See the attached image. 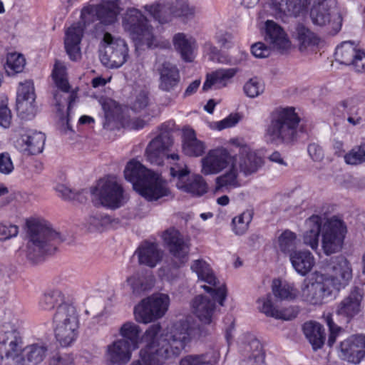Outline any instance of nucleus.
<instances>
[{
    "mask_svg": "<svg viewBox=\"0 0 365 365\" xmlns=\"http://www.w3.org/2000/svg\"><path fill=\"white\" fill-rule=\"evenodd\" d=\"M212 299L198 295L195 297L192 302V307L198 319L205 324L212 322V317L215 307V302H219V298H215L211 294Z\"/></svg>",
    "mask_w": 365,
    "mask_h": 365,
    "instance_id": "c756f323",
    "label": "nucleus"
},
{
    "mask_svg": "<svg viewBox=\"0 0 365 365\" xmlns=\"http://www.w3.org/2000/svg\"><path fill=\"white\" fill-rule=\"evenodd\" d=\"M240 58H232L227 54L220 52L215 62L226 65H237L245 61L248 56V53L245 51H240Z\"/></svg>",
    "mask_w": 365,
    "mask_h": 365,
    "instance_id": "bf43d9fd",
    "label": "nucleus"
},
{
    "mask_svg": "<svg viewBox=\"0 0 365 365\" xmlns=\"http://www.w3.org/2000/svg\"><path fill=\"white\" fill-rule=\"evenodd\" d=\"M170 175L177 178L176 186L178 189L193 195L201 196L207 192V184L199 175H189L186 166L176 165L170 168Z\"/></svg>",
    "mask_w": 365,
    "mask_h": 365,
    "instance_id": "dca6fc26",
    "label": "nucleus"
},
{
    "mask_svg": "<svg viewBox=\"0 0 365 365\" xmlns=\"http://www.w3.org/2000/svg\"><path fill=\"white\" fill-rule=\"evenodd\" d=\"M173 143L170 133L168 130H162L159 135L150 142L146 148L145 155L148 161L153 165H161L165 158L173 160H178V154L169 155L168 153L173 145Z\"/></svg>",
    "mask_w": 365,
    "mask_h": 365,
    "instance_id": "4468645a",
    "label": "nucleus"
},
{
    "mask_svg": "<svg viewBox=\"0 0 365 365\" xmlns=\"http://www.w3.org/2000/svg\"><path fill=\"white\" fill-rule=\"evenodd\" d=\"M103 51L100 54L101 63L109 68L123 66L128 58V47L124 39L116 38L110 33L103 34Z\"/></svg>",
    "mask_w": 365,
    "mask_h": 365,
    "instance_id": "0eeeda50",
    "label": "nucleus"
},
{
    "mask_svg": "<svg viewBox=\"0 0 365 365\" xmlns=\"http://www.w3.org/2000/svg\"><path fill=\"white\" fill-rule=\"evenodd\" d=\"M25 58L24 56L18 53H9L6 56V61L4 63V69L9 76L23 71L25 66Z\"/></svg>",
    "mask_w": 365,
    "mask_h": 365,
    "instance_id": "de8ad7c7",
    "label": "nucleus"
},
{
    "mask_svg": "<svg viewBox=\"0 0 365 365\" xmlns=\"http://www.w3.org/2000/svg\"><path fill=\"white\" fill-rule=\"evenodd\" d=\"M111 222L110 217L108 215L96 212L92 214L88 220L89 229L93 230H100L101 228L109 225Z\"/></svg>",
    "mask_w": 365,
    "mask_h": 365,
    "instance_id": "13d9d810",
    "label": "nucleus"
},
{
    "mask_svg": "<svg viewBox=\"0 0 365 365\" xmlns=\"http://www.w3.org/2000/svg\"><path fill=\"white\" fill-rule=\"evenodd\" d=\"M48 349L43 344H33L22 348L14 365H38L44 359Z\"/></svg>",
    "mask_w": 365,
    "mask_h": 365,
    "instance_id": "bb28decb",
    "label": "nucleus"
},
{
    "mask_svg": "<svg viewBox=\"0 0 365 365\" xmlns=\"http://www.w3.org/2000/svg\"><path fill=\"white\" fill-rule=\"evenodd\" d=\"M292 49V43L284 29L275 24V52L285 54Z\"/></svg>",
    "mask_w": 365,
    "mask_h": 365,
    "instance_id": "3c124183",
    "label": "nucleus"
},
{
    "mask_svg": "<svg viewBox=\"0 0 365 365\" xmlns=\"http://www.w3.org/2000/svg\"><path fill=\"white\" fill-rule=\"evenodd\" d=\"M78 329V325L55 326V337L61 346H68L76 339Z\"/></svg>",
    "mask_w": 365,
    "mask_h": 365,
    "instance_id": "79ce46f5",
    "label": "nucleus"
},
{
    "mask_svg": "<svg viewBox=\"0 0 365 365\" xmlns=\"http://www.w3.org/2000/svg\"><path fill=\"white\" fill-rule=\"evenodd\" d=\"M289 259L293 268L302 276H305L315 264V259L309 250H297L291 252Z\"/></svg>",
    "mask_w": 365,
    "mask_h": 365,
    "instance_id": "473e14b6",
    "label": "nucleus"
},
{
    "mask_svg": "<svg viewBox=\"0 0 365 365\" xmlns=\"http://www.w3.org/2000/svg\"><path fill=\"white\" fill-rule=\"evenodd\" d=\"M336 0H315L314 4L310 11V17L314 25L323 26L327 23H331L334 33L340 31L342 25V16L339 13L334 16L330 21L331 11L335 8Z\"/></svg>",
    "mask_w": 365,
    "mask_h": 365,
    "instance_id": "f3484780",
    "label": "nucleus"
},
{
    "mask_svg": "<svg viewBox=\"0 0 365 365\" xmlns=\"http://www.w3.org/2000/svg\"><path fill=\"white\" fill-rule=\"evenodd\" d=\"M296 35L300 51H304L308 48L318 44L319 38L302 24H298L296 26Z\"/></svg>",
    "mask_w": 365,
    "mask_h": 365,
    "instance_id": "a19ab883",
    "label": "nucleus"
},
{
    "mask_svg": "<svg viewBox=\"0 0 365 365\" xmlns=\"http://www.w3.org/2000/svg\"><path fill=\"white\" fill-rule=\"evenodd\" d=\"M66 67L63 63L56 61L52 72V76L56 86L63 92L69 91L70 85L68 83Z\"/></svg>",
    "mask_w": 365,
    "mask_h": 365,
    "instance_id": "8fccbe9b",
    "label": "nucleus"
},
{
    "mask_svg": "<svg viewBox=\"0 0 365 365\" xmlns=\"http://www.w3.org/2000/svg\"><path fill=\"white\" fill-rule=\"evenodd\" d=\"M157 71L160 76L158 88L171 93L170 97L168 98V102L163 103L165 105H168L178 96L175 91L180 81L179 70L175 65L165 61L158 67Z\"/></svg>",
    "mask_w": 365,
    "mask_h": 365,
    "instance_id": "6ab92c4d",
    "label": "nucleus"
},
{
    "mask_svg": "<svg viewBox=\"0 0 365 365\" xmlns=\"http://www.w3.org/2000/svg\"><path fill=\"white\" fill-rule=\"evenodd\" d=\"M11 120V113L4 100L0 101V125L9 128Z\"/></svg>",
    "mask_w": 365,
    "mask_h": 365,
    "instance_id": "e2e57ef3",
    "label": "nucleus"
},
{
    "mask_svg": "<svg viewBox=\"0 0 365 365\" xmlns=\"http://www.w3.org/2000/svg\"><path fill=\"white\" fill-rule=\"evenodd\" d=\"M240 120V115L238 113H231L223 120L216 123V128L222 130L225 128L235 126Z\"/></svg>",
    "mask_w": 365,
    "mask_h": 365,
    "instance_id": "338daca9",
    "label": "nucleus"
},
{
    "mask_svg": "<svg viewBox=\"0 0 365 365\" xmlns=\"http://www.w3.org/2000/svg\"><path fill=\"white\" fill-rule=\"evenodd\" d=\"M231 165V169L229 172L216 178L217 190L222 189V187H235L239 186L237 180V170L233 168L232 165Z\"/></svg>",
    "mask_w": 365,
    "mask_h": 365,
    "instance_id": "4d7b16f0",
    "label": "nucleus"
},
{
    "mask_svg": "<svg viewBox=\"0 0 365 365\" xmlns=\"http://www.w3.org/2000/svg\"><path fill=\"white\" fill-rule=\"evenodd\" d=\"M125 178L148 201H156L170 193L160 175L147 169L139 161L130 160L124 170Z\"/></svg>",
    "mask_w": 365,
    "mask_h": 365,
    "instance_id": "7ed1b4c3",
    "label": "nucleus"
},
{
    "mask_svg": "<svg viewBox=\"0 0 365 365\" xmlns=\"http://www.w3.org/2000/svg\"><path fill=\"white\" fill-rule=\"evenodd\" d=\"M145 9L160 24L169 22L173 16L191 18L195 13V7L190 6L186 0H175L165 4L146 5Z\"/></svg>",
    "mask_w": 365,
    "mask_h": 365,
    "instance_id": "1a4fd4ad",
    "label": "nucleus"
},
{
    "mask_svg": "<svg viewBox=\"0 0 365 365\" xmlns=\"http://www.w3.org/2000/svg\"><path fill=\"white\" fill-rule=\"evenodd\" d=\"M245 351L248 355V359L253 360L255 363L263 362L264 354L262 350V346L259 340L254 339L245 346Z\"/></svg>",
    "mask_w": 365,
    "mask_h": 365,
    "instance_id": "6e6d98bb",
    "label": "nucleus"
},
{
    "mask_svg": "<svg viewBox=\"0 0 365 365\" xmlns=\"http://www.w3.org/2000/svg\"><path fill=\"white\" fill-rule=\"evenodd\" d=\"M14 165L7 152L0 153V173L9 175L14 170Z\"/></svg>",
    "mask_w": 365,
    "mask_h": 365,
    "instance_id": "69168bd1",
    "label": "nucleus"
},
{
    "mask_svg": "<svg viewBox=\"0 0 365 365\" xmlns=\"http://www.w3.org/2000/svg\"><path fill=\"white\" fill-rule=\"evenodd\" d=\"M53 322L54 326L78 325V315L75 307L68 303L59 306L53 315Z\"/></svg>",
    "mask_w": 365,
    "mask_h": 365,
    "instance_id": "c9c22d12",
    "label": "nucleus"
},
{
    "mask_svg": "<svg viewBox=\"0 0 365 365\" xmlns=\"http://www.w3.org/2000/svg\"><path fill=\"white\" fill-rule=\"evenodd\" d=\"M45 140L43 133L30 130L17 140L16 147L25 154L36 155L43 151Z\"/></svg>",
    "mask_w": 365,
    "mask_h": 365,
    "instance_id": "a878e982",
    "label": "nucleus"
},
{
    "mask_svg": "<svg viewBox=\"0 0 365 365\" xmlns=\"http://www.w3.org/2000/svg\"><path fill=\"white\" fill-rule=\"evenodd\" d=\"M245 94L250 98H255L262 92L261 86L256 78H251L244 86Z\"/></svg>",
    "mask_w": 365,
    "mask_h": 365,
    "instance_id": "0e129e2a",
    "label": "nucleus"
},
{
    "mask_svg": "<svg viewBox=\"0 0 365 365\" xmlns=\"http://www.w3.org/2000/svg\"><path fill=\"white\" fill-rule=\"evenodd\" d=\"M298 296V291L292 284L275 279V301H292Z\"/></svg>",
    "mask_w": 365,
    "mask_h": 365,
    "instance_id": "49530a36",
    "label": "nucleus"
},
{
    "mask_svg": "<svg viewBox=\"0 0 365 365\" xmlns=\"http://www.w3.org/2000/svg\"><path fill=\"white\" fill-rule=\"evenodd\" d=\"M239 71L237 68H220L215 71L207 75L202 90L206 91L214 87L215 89H220L227 86L230 80Z\"/></svg>",
    "mask_w": 365,
    "mask_h": 365,
    "instance_id": "7c9ffc66",
    "label": "nucleus"
},
{
    "mask_svg": "<svg viewBox=\"0 0 365 365\" xmlns=\"http://www.w3.org/2000/svg\"><path fill=\"white\" fill-rule=\"evenodd\" d=\"M310 1L311 0H275V16L277 11L285 15L297 16Z\"/></svg>",
    "mask_w": 365,
    "mask_h": 365,
    "instance_id": "ea45409f",
    "label": "nucleus"
},
{
    "mask_svg": "<svg viewBox=\"0 0 365 365\" xmlns=\"http://www.w3.org/2000/svg\"><path fill=\"white\" fill-rule=\"evenodd\" d=\"M205 143L197 139L193 129L185 128L182 130V150L185 155L198 157L205 150Z\"/></svg>",
    "mask_w": 365,
    "mask_h": 365,
    "instance_id": "72a5a7b5",
    "label": "nucleus"
},
{
    "mask_svg": "<svg viewBox=\"0 0 365 365\" xmlns=\"http://www.w3.org/2000/svg\"><path fill=\"white\" fill-rule=\"evenodd\" d=\"M202 172L205 175L216 174L222 171L232 162V156L225 148L210 150L201 160Z\"/></svg>",
    "mask_w": 365,
    "mask_h": 365,
    "instance_id": "412c9836",
    "label": "nucleus"
},
{
    "mask_svg": "<svg viewBox=\"0 0 365 365\" xmlns=\"http://www.w3.org/2000/svg\"><path fill=\"white\" fill-rule=\"evenodd\" d=\"M346 232L342 220L332 217L328 220L322 228V248L327 255L341 250Z\"/></svg>",
    "mask_w": 365,
    "mask_h": 365,
    "instance_id": "2eb2a0df",
    "label": "nucleus"
},
{
    "mask_svg": "<svg viewBox=\"0 0 365 365\" xmlns=\"http://www.w3.org/2000/svg\"><path fill=\"white\" fill-rule=\"evenodd\" d=\"M324 272H316L314 279L304 281L301 289L304 301L313 305L322 304L352 277L349 262L341 255L327 259Z\"/></svg>",
    "mask_w": 365,
    "mask_h": 365,
    "instance_id": "f03ea898",
    "label": "nucleus"
},
{
    "mask_svg": "<svg viewBox=\"0 0 365 365\" xmlns=\"http://www.w3.org/2000/svg\"><path fill=\"white\" fill-rule=\"evenodd\" d=\"M123 26L138 46L145 45L148 48L162 47L153 34V28L147 18L135 8H128L123 16Z\"/></svg>",
    "mask_w": 365,
    "mask_h": 365,
    "instance_id": "423d86ee",
    "label": "nucleus"
},
{
    "mask_svg": "<svg viewBox=\"0 0 365 365\" xmlns=\"http://www.w3.org/2000/svg\"><path fill=\"white\" fill-rule=\"evenodd\" d=\"M354 43L351 41H344L340 46H337L334 53L336 61H339L341 64L349 66L354 56L358 52Z\"/></svg>",
    "mask_w": 365,
    "mask_h": 365,
    "instance_id": "a18cd8bd",
    "label": "nucleus"
},
{
    "mask_svg": "<svg viewBox=\"0 0 365 365\" xmlns=\"http://www.w3.org/2000/svg\"><path fill=\"white\" fill-rule=\"evenodd\" d=\"M264 42H257L251 46V52L256 58L268 57L274 48V21L265 20L264 27L262 31Z\"/></svg>",
    "mask_w": 365,
    "mask_h": 365,
    "instance_id": "c85d7f7f",
    "label": "nucleus"
},
{
    "mask_svg": "<svg viewBox=\"0 0 365 365\" xmlns=\"http://www.w3.org/2000/svg\"><path fill=\"white\" fill-rule=\"evenodd\" d=\"M135 349L124 339H116L106 347V363L108 365H125L130 360L132 351Z\"/></svg>",
    "mask_w": 365,
    "mask_h": 365,
    "instance_id": "b1692460",
    "label": "nucleus"
},
{
    "mask_svg": "<svg viewBox=\"0 0 365 365\" xmlns=\"http://www.w3.org/2000/svg\"><path fill=\"white\" fill-rule=\"evenodd\" d=\"M150 93L146 88L135 89L129 98L130 108L135 111L140 112L145 109L150 104Z\"/></svg>",
    "mask_w": 365,
    "mask_h": 365,
    "instance_id": "c03bdc74",
    "label": "nucleus"
},
{
    "mask_svg": "<svg viewBox=\"0 0 365 365\" xmlns=\"http://www.w3.org/2000/svg\"><path fill=\"white\" fill-rule=\"evenodd\" d=\"M163 239L170 255L180 264L187 262L190 250L189 239L185 238L178 230L170 227L163 233Z\"/></svg>",
    "mask_w": 365,
    "mask_h": 365,
    "instance_id": "a211bd4d",
    "label": "nucleus"
},
{
    "mask_svg": "<svg viewBox=\"0 0 365 365\" xmlns=\"http://www.w3.org/2000/svg\"><path fill=\"white\" fill-rule=\"evenodd\" d=\"M270 287L272 292H269L265 296L259 298L257 302L258 304L257 308L260 312L264 314L267 317H274V279L271 281Z\"/></svg>",
    "mask_w": 365,
    "mask_h": 365,
    "instance_id": "603ef678",
    "label": "nucleus"
},
{
    "mask_svg": "<svg viewBox=\"0 0 365 365\" xmlns=\"http://www.w3.org/2000/svg\"><path fill=\"white\" fill-rule=\"evenodd\" d=\"M299 311L298 307L294 306H289L280 309L275 308V319L292 320L297 316Z\"/></svg>",
    "mask_w": 365,
    "mask_h": 365,
    "instance_id": "052dcab7",
    "label": "nucleus"
},
{
    "mask_svg": "<svg viewBox=\"0 0 365 365\" xmlns=\"http://www.w3.org/2000/svg\"><path fill=\"white\" fill-rule=\"evenodd\" d=\"M140 264L155 267L163 256V252L159 249L158 244L148 241L143 242L135 252Z\"/></svg>",
    "mask_w": 365,
    "mask_h": 365,
    "instance_id": "cd10ccee",
    "label": "nucleus"
},
{
    "mask_svg": "<svg viewBox=\"0 0 365 365\" xmlns=\"http://www.w3.org/2000/svg\"><path fill=\"white\" fill-rule=\"evenodd\" d=\"M140 329L138 325L132 322L124 323L119 329V334L134 349H138L140 343Z\"/></svg>",
    "mask_w": 365,
    "mask_h": 365,
    "instance_id": "37998d69",
    "label": "nucleus"
},
{
    "mask_svg": "<svg viewBox=\"0 0 365 365\" xmlns=\"http://www.w3.org/2000/svg\"><path fill=\"white\" fill-rule=\"evenodd\" d=\"M363 297V289L356 287H354L338 304L336 310V314L344 318L345 321L349 322L360 312Z\"/></svg>",
    "mask_w": 365,
    "mask_h": 365,
    "instance_id": "4be33fe9",
    "label": "nucleus"
},
{
    "mask_svg": "<svg viewBox=\"0 0 365 365\" xmlns=\"http://www.w3.org/2000/svg\"><path fill=\"white\" fill-rule=\"evenodd\" d=\"M23 346L19 331L9 325L0 327V362L14 365Z\"/></svg>",
    "mask_w": 365,
    "mask_h": 365,
    "instance_id": "f8f14e48",
    "label": "nucleus"
},
{
    "mask_svg": "<svg viewBox=\"0 0 365 365\" xmlns=\"http://www.w3.org/2000/svg\"><path fill=\"white\" fill-rule=\"evenodd\" d=\"M120 11L118 0L110 1L83 9L81 17L85 28L91 31L95 37H98L106 33L107 26L113 25L118 21Z\"/></svg>",
    "mask_w": 365,
    "mask_h": 365,
    "instance_id": "39448f33",
    "label": "nucleus"
},
{
    "mask_svg": "<svg viewBox=\"0 0 365 365\" xmlns=\"http://www.w3.org/2000/svg\"><path fill=\"white\" fill-rule=\"evenodd\" d=\"M279 245L280 250L290 256L291 252L296 251L297 236L295 233L289 230L284 231L279 237Z\"/></svg>",
    "mask_w": 365,
    "mask_h": 365,
    "instance_id": "864d4df0",
    "label": "nucleus"
},
{
    "mask_svg": "<svg viewBox=\"0 0 365 365\" xmlns=\"http://www.w3.org/2000/svg\"><path fill=\"white\" fill-rule=\"evenodd\" d=\"M322 224V218L319 215H312L305 222L306 230L309 232L319 234Z\"/></svg>",
    "mask_w": 365,
    "mask_h": 365,
    "instance_id": "680f3d73",
    "label": "nucleus"
},
{
    "mask_svg": "<svg viewBox=\"0 0 365 365\" xmlns=\"http://www.w3.org/2000/svg\"><path fill=\"white\" fill-rule=\"evenodd\" d=\"M83 30L80 26H71L66 32L65 48L71 60L76 61L81 57L80 43Z\"/></svg>",
    "mask_w": 365,
    "mask_h": 365,
    "instance_id": "2f4dec72",
    "label": "nucleus"
},
{
    "mask_svg": "<svg viewBox=\"0 0 365 365\" xmlns=\"http://www.w3.org/2000/svg\"><path fill=\"white\" fill-rule=\"evenodd\" d=\"M341 357L359 364L365 357V335H352L340 344Z\"/></svg>",
    "mask_w": 365,
    "mask_h": 365,
    "instance_id": "5701e85b",
    "label": "nucleus"
},
{
    "mask_svg": "<svg viewBox=\"0 0 365 365\" xmlns=\"http://www.w3.org/2000/svg\"><path fill=\"white\" fill-rule=\"evenodd\" d=\"M65 297L59 289H49L39 299V307L43 310L49 311L54 307L66 304Z\"/></svg>",
    "mask_w": 365,
    "mask_h": 365,
    "instance_id": "58836bf2",
    "label": "nucleus"
},
{
    "mask_svg": "<svg viewBox=\"0 0 365 365\" xmlns=\"http://www.w3.org/2000/svg\"><path fill=\"white\" fill-rule=\"evenodd\" d=\"M35 99L33 83L31 81L21 83L17 93L16 110L21 118L30 120L35 116L36 112Z\"/></svg>",
    "mask_w": 365,
    "mask_h": 365,
    "instance_id": "aec40b11",
    "label": "nucleus"
},
{
    "mask_svg": "<svg viewBox=\"0 0 365 365\" xmlns=\"http://www.w3.org/2000/svg\"><path fill=\"white\" fill-rule=\"evenodd\" d=\"M219 357V352L211 349L205 354L188 355L181 359L180 365H216Z\"/></svg>",
    "mask_w": 365,
    "mask_h": 365,
    "instance_id": "4c0bfd02",
    "label": "nucleus"
},
{
    "mask_svg": "<svg viewBox=\"0 0 365 365\" xmlns=\"http://www.w3.org/2000/svg\"><path fill=\"white\" fill-rule=\"evenodd\" d=\"M161 331L159 324L151 325L145 331L149 341L140 356L145 365H163L165 360L178 356L187 343L197 333L192 317H186L174 322L171 327Z\"/></svg>",
    "mask_w": 365,
    "mask_h": 365,
    "instance_id": "f257e3e1",
    "label": "nucleus"
},
{
    "mask_svg": "<svg viewBox=\"0 0 365 365\" xmlns=\"http://www.w3.org/2000/svg\"><path fill=\"white\" fill-rule=\"evenodd\" d=\"M26 225V257L33 262H36L45 254L53 253L57 245L63 241L60 233L53 230L45 221L29 220Z\"/></svg>",
    "mask_w": 365,
    "mask_h": 365,
    "instance_id": "20e7f679",
    "label": "nucleus"
},
{
    "mask_svg": "<svg viewBox=\"0 0 365 365\" xmlns=\"http://www.w3.org/2000/svg\"><path fill=\"white\" fill-rule=\"evenodd\" d=\"M253 217V212L247 210L232 220V230L237 235H244L248 230Z\"/></svg>",
    "mask_w": 365,
    "mask_h": 365,
    "instance_id": "09e8293b",
    "label": "nucleus"
},
{
    "mask_svg": "<svg viewBox=\"0 0 365 365\" xmlns=\"http://www.w3.org/2000/svg\"><path fill=\"white\" fill-rule=\"evenodd\" d=\"M262 163V159L250 148L245 146L241 148L237 157H232V165L237 171L248 175L257 172Z\"/></svg>",
    "mask_w": 365,
    "mask_h": 365,
    "instance_id": "393cba45",
    "label": "nucleus"
},
{
    "mask_svg": "<svg viewBox=\"0 0 365 365\" xmlns=\"http://www.w3.org/2000/svg\"><path fill=\"white\" fill-rule=\"evenodd\" d=\"M191 269L197 275L198 279L209 284L201 287L215 298H219V304L223 306L227 297V289L225 284H221L216 277L210 264L203 259H197L192 262Z\"/></svg>",
    "mask_w": 365,
    "mask_h": 365,
    "instance_id": "ddd939ff",
    "label": "nucleus"
},
{
    "mask_svg": "<svg viewBox=\"0 0 365 365\" xmlns=\"http://www.w3.org/2000/svg\"><path fill=\"white\" fill-rule=\"evenodd\" d=\"M344 160L349 165H357L365 163V143L354 146L344 155Z\"/></svg>",
    "mask_w": 365,
    "mask_h": 365,
    "instance_id": "5fc2aeb1",
    "label": "nucleus"
},
{
    "mask_svg": "<svg viewBox=\"0 0 365 365\" xmlns=\"http://www.w3.org/2000/svg\"><path fill=\"white\" fill-rule=\"evenodd\" d=\"M173 44L184 61H192L194 50L196 48L194 38L184 33H178L173 36Z\"/></svg>",
    "mask_w": 365,
    "mask_h": 365,
    "instance_id": "f704fd0d",
    "label": "nucleus"
},
{
    "mask_svg": "<svg viewBox=\"0 0 365 365\" xmlns=\"http://www.w3.org/2000/svg\"><path fill=\"white\" fill-rule=\"evenodd\" d=\"M300 118L294 107H279L275 110V139L289 143L297 138Z\"/></svg>",
    "mask_w": 365,
    "mask_h": 365,
    "instance_id": "6e6552de",
    "label": "nucleus"
},
{
    "mask_svg": "<svg viewBox=\"0 0 365 365\" xmlns=\"http://www.w3.org/2000/svg\"><path fill=\"white\" fill-rule=\"evenodd\" d=\"M303 332L312 344L314 350L321 349L325 341V333L323 327L316 322H307L303 325Z\"/></svg>",
    "mask_w": 365,
    "mask_h": 365,
    "instance_id": "e433bc0d",
    "label": "nucleus"
},
{
    "mask_svg": "<svg viewBox=\"0 0 365 365\" xmlns=\"http://www.w3.org/2000/svg\"><path fill=\"white\" fill-rule=\"evenodd\" d=\"M170 299L167 294H153L135 307V318L138 322L147 324L162 317L167 311Z\"/></svg>",
    "mask_w": 365,
    "mask_h": 365,
    "instance_id": "9b49d317",
    "label": "nucleus"
},
{
    "mask_svg": "<svg viewBox=\"0 0 365 365\" xmlns=\"http://www.w3.org/2000/svg\"><path fill=\"white\" fill-rule=\"evenodd\" d=\"M349 66H353L356 72H365V52L364 51H358Z\"/></svg>",
    "mask_w": 365,
    "mask_h": 365,
    "instance_id": "774afa93",
    "label": "nucleus"
},
{
    "mask_svg": "<svg viewBox=\"0 0 365 365\" xmlns=\"http://www.w3.org/2000/svg\"><path fill=\"white\" fill-rule=\"evenodd\" d=\"M90 192L99 200L101 205L113 209L122 206L125 200L123 190L113 176L100 180Z\"/></svg>",
    "mask_w": 365,
    "mask_h": 365,
    "instance_id": "9d476101",
    "label": "nucleus"
}]
</instances>
